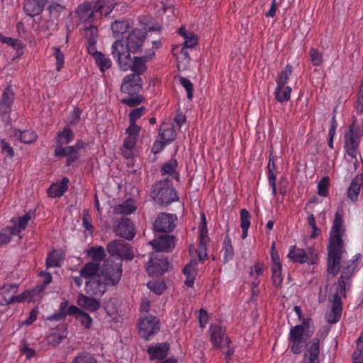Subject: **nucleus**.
<instances>
[{"mask_svg": "<svg viewBox=\"0 0 363 363\" xmlns=\"http://www.w3.org/2000/svg\"><path fill=\"white\" fill-rule=\"evenodd\" d=\"M343 232L342 216L337 211L330 230L328 246V272L333 276H335L340 270V260L345 251L342 240Z\"/></svg>", "mask_w": 363, "mask_h": 363, "instance_id": "1", "label": "nucleus"}, {"mask_svg": "<svg viewBox=\"0 0 363 363\" xmlns=\"http://www.w3.org/2000/svg\"><path fill=\"white\" fill-rule=\"evenodd\" d=\"M310 320H311L309 318H303L301 324L293 326L290 329L288 337L289 347L291 352L295 354H301L305 347H306V351L308 345H311L313 340V338L310 342L306 344V342L310 337L308 332ZM315 338V337H314V339Z\"/></svg>", "mask_w": 363, "mask_h": 363, "instance_id": "2", "label": "nucleus"}, {"mask_svg": "<svg viewBox=\"0 0 363 363\" xmlns=\"http://www.w3.org/2000/svg\"><path fill=\"white\" fill-rule=\"evenodd\" d=\"M150 196L152 199L161 206H168L179 201L176 189L171 184L169 179H165L155 183L152 188Z\"/></svg>", "mask_w": 363, "mask_h": 363, "instance_id": "3", "label": "nucleus"}, {"mask_svg": "<svg viewBox=\"0 0 363 363\" xmlns=\"http://www.w3.org/2000/svg\"><path fill=\"white\" fill-rule=\"evenodd\" d=\"M361 261L362 255L357 254L350 260L343 263L336 293L345 296L346 290L350 286L352 279Z\"/></svg>", "mask_w": 363, "mask_h": 363, "instance_id": "4", "label": "nucleus"}, {"mask_svg": "<svg viewBox=\"0 0 363 363\" xmlns=\"http://www.w3.org/2000/svg\"><path fill=\"white\" fill-rule=\"evenodd\" d=\"M362 133L359 125L352 123L344 135V150L352 159L357 160L359 154L358 147L362 140Z\"/></svg>", "mask_w": 363, "mask_h": 363, "instance_id": "5", "label": "nucleus"}, {"mask_svg": "<svg viewBox=\"0 0 363 363\" xmlns=\"http://www.w3.org/2000/svg\"><path fill=\"white\" fill-rule=\"evenodd\" d=\"M106 250L111 257H117L121 260L130 261L134 257L132 246L121 239L111 241L106 245Z\"/></svg>", "mask_w": 363, "mask_h": 363, "instance_id": "6", "label": "nucleus"}, {"mask_svg": "<svg viewBox=\"0 0 363 363\" xmlns=\"http://www.w3.org/2000/svg\"><path fill=\"white\" fill-rule=\"evenodd\" d=\"M75 13L79 18V25H82L84 33H89L91 28H97L94 25L96 20V11L91 3L84 2L79 4L75 10Z\"/></svg>", "mask_w": 363, "mask_h": 363, "instance_id": "7", "label": "nucleus"}, {"mask_svg": "<svg viewBox=\"0 0 363 363\" xmlns=\"http://www.w3.org/2000/svg\"><path fill=\"white\" fill-rule=\"evenodd\" d=\"M170 267L167 258L160 253H152L146 265L150 276L158 277L167 272Z\"/></svg>", "mask_w": 363, "mask_h": 363, "instance_id": "8", "label": "nucleus"}, {"mask_svg": "<svg viewBox=\"0 0 363 363\" xmlns=\"http://www.w3.org/2000/svg\"><path fill=\"white\" fill-rule=\"evenodd\" d=\"M130 50L125 45L123 40H116L111 46V54L115 60L117 61L120 69L128 71L130 67Z\"/></svg>", "mask_w": 363, "mask_h": 363, "instance_id": "9", "label": "nucleus"}, {"mask_svg": "<svg viewBox=\"0 0 363 363\" xmlns=\"http://www.w3.org/2000/svg\"><path fill=\"white\" fill-rule=\"evenodd\" d=\"M74 134L72 130L68 126H65L62 131H59L55 137L54 145V155L56 157H65L67 155V146L74 140Z\"/></svg>", "mask_w": 363, "mask_h": 363, "instance_id": "10", "label": "nucleus"}, {"mask_svg": "<svg viewBox=\"0 0 363 363\" xmlns=\"http://www.w3.org/2000/svg\"><path fill=\"white\" fill-rule=\"evenodd\" d=\"M138 328L140 336L148 340L160 331V320L156 316L148 315L140 318Z\"/></svg>", "mask_w": 363, "mask_h": 363, "instance_id": "11", "label": "nucleus"}, {"mask_svg": "<svg viewBox=\"0 0 363 363\" xmlns=\"http://www.w3.org/2000/svg\"><path fill=\"white\" fill-rule=\"evenodd\" d=\"M15 94L12 86L9 85L4 90L0 99V116L6 124L11 122L10 114L13 104Z\"/></svg>", "mask_w": 363, "mask_h": 363, "instance_id": "12", "label": "nucleus"}, {"mask_svg": "<svg viewBox=\"0 0 363 363\" xmlns=\"http://www.w3.org/2000/svg\"><path fill=\"white\" fill-rule=\"evenodd\" d=\"M177 218L175 215L160 213L153 223V229L157 233H169L172 232L176 227Z\"/></svg>", "mask_w": 363, "mask_h": 363, "instance_id": "13", "label": "nucleus"}, {"mask_svg": "<svg viewBox=\"0 0 363 363\" xmlns=\"http://www.w3.org/2000/svg\"><path fill=\"white\" fill-rule=\"evenodd\" d=\"M209 333L210 340L216 349L224 348L225 345L231 343L225 328L219 324H211L209 327Z\"/></svg>", "mask_w": 363, "mask_h": 363, "instance_id": "14", "label": "nucleus"}, {"mask_svg": "<svg viewBox=\"0 0 363 363\" xmlns=\"http://www.w3.org/2000/svg\"><path fill=\"white\" fill-rule=\"evenodd\" d=\"M122 272L121 263L106 264L100 276L107 286H116L121 280Z\"/></svg>", "mask_w": 363, "mask_h": 363, "instance_id": "15", "label": "nucleus"}, {"mask_svg": "<svg viewBox=\"0 0 363 363\" xmlns=\"http://www.w3.org/2000/svg\"><path fill=\"white\" fill-rule=\"evenodd\" d=\"M18 284H5L0 288V305L8 306L15 303H22L18 301L20 294L16 295L18 291Z\"/></svg>", "mask_w": 363, "mask_h": 363, "instance_id": "16", "label": "nucleus"}, {"mask_svg": "<svg viewBox=\"0 0 363 363\" xmlns=\"http://www.w3.org/2000/svg\"><path fill=\"white\" fill-rule=\"evenodd\" d=\"M147 37V32L141 29H133L127 36L126 44L131 52H139Z\"/></svg>", "mask_w": 363, "mask_h": 363, "instance_id": "17", "label": "nucleus"}, {"mask_svg": "<svg viewBox=\"0 0 363 363\" xmlns=\"http://www.w3.org/2000/svg\"><path fill=\"white\" fill-rule=\"evenodd\" d=\"M143 87L142 79L138 74H130L123 79L121 86L122 92L132 96L138 93Z\"/></svg>", "mask_w": 363, "mask_h": 363, "instance_id": "18", "label": "nucleus"}, {"mask_svg": "<svg viewBox=\"0 0 363 363\" xmlns=\"http://www.w3.org/2000/svg\"><path fill=\"white\" fill-rule=\"evenodd\" d=\"M155 55V52L152 49H149L142 57H135L133 60L130 57V65L128 70H132L135 74L140 77L147 69L146 62L151 60Z\"/></svg>", "mask_w": 363, "mask_h": 363, "instance_id": "19", "label": "nucleus"}, {"mask_svg": "<svg viewBox=\"0 0 363 363\" xmlns=\"http://www.w3.org/2000/svg\"><path fill=\"white\" fill-rule=\"evenodd\" d=\"M150 243L153 247V249L155 250V253H160V252H169L175 247V237L165 233L164 235H158Z\"/></svg>", "mask_w": 363, "mask_h": 363, "instance_id": "20", "label": "nucleus"}, {"mask_svg": "<svg viewBox=\"0 0 363 363\" xmlns=\"http://www.w3.org/2000/svg\"><path fill=\"white\" fill-rule=\"evenodd\" d=\"M113 230L116 235L128 240L133 239L135 235L134 224L127 218H121L114 225Z\"/></svg>", "mask_w": 363, "mask_h": 363, "instance_id": "21", "label": "nucleus"}, {"mask_svg": "<svg viewBox=\"0 0 363 363\" xmlns=\"http://www.w3.org/2000/svg\"><path fill=\"white\" fill-rule=\"evenodd\" d=\"M101 276L87 280L85 283L86 291L88 294L101 297L106 291L107 286Z\"/></svg>", "mask_w": 363, "mask_h": 363, "instance_id": "22", "label": "nucleus"}, {"mask_svg": "<svg viewBox=\"0 0 363 363\" xmlns=\"http://www.w3.org/2000/svg\"><path fill=\"white\" fill-rule=\"evenodd\" d=\"M342 296L339 293L333 295L331 311L326 314L325 318L328 323L335 324L339 321L342 315Z\"/></svg>", "mask_w": 363, "mask_h": 363, "instance_id": "23", "label": "nucleus"}, {"mask_svg": "<svg viewBox=\"0 0 363 363\" xmlns=\"http://www.w3.org/2000/svg\"><path fill=\"white\" fill-rule=\"evenodd\" d=\"M319 345V338L313 339L304 353L303 363H320L318 359L320 354Z\"/></svg>", "mask_w": 363, "mask_h": 363, "instance_id": "24", "label": "nucleus"}, {"mask_svg": "<svg viewBox=\"0 0 363 363\" xmlns=\"http://www.w3.org/2000/svg\"><path fill=\"white\" fill-rule=\"evenodd\" d=\"M169 350V345L167 342H162L149 346L147 352L151 360L164 359L167 356Z\"/></svg>", "mask_w": 363, "mask_h": 363, "instance_id": "25", "label": "nucleus"}, {"mask_svg": "<svg viewBox=\"0 0 363 363\" xmlns=\"http://www.w3.org/2000/svg\"><path fill=\"white\" fill-rule=\"evenodd\" d=\"M85 147V143L82 140H78L74 145L67 146V155L66 165L71 166L81 156L80 151Z\"/></svg>", "mask_w": 363, "mask_h": 363, "instance_id": "26", "label": "nucleus"}, {"mask_svg": "<svg viewBox=\"0 0 363 363\" xmlns=\"http://www.w3.org/2000/svg\"><path fill=\"white\" fill-rule=\"evenodd\" d=\"M46 2L47 0H26L23 5V10L28 16H37L43 11Z\"/></svg>", "mask_w": 363, "mask_h": 363, "instance_id": "27", "label": "nucleus"}, {"mask_svg": "<svg viewBox=\"0 0 363 363\" xmlns=\"http://www.w3.org/2000/svg\"><path fill=\"white\" fill-rule=\"evenodd\" d=\"M69 179L63 177L60 182L54 183L48 189V195L51 198L61 197L68 189Z\"/></svg>", "mask_w": 363, "mask_h": 363, "instance_id": "28", "label": "nucleus"}, {"mask_svg": "<svg viewBox=\"0 0 363 363\" xmlns=\"http://www.w3.org/2000/svg\"><path fill=\"white\" fill-rule=\"evenodd\" d=\"M100 264L94 262H89L86 263L80 270V275L84 279L90 280L95 278V277L100 276Z\"/></svg>", "mask_w": 363, "mask_h": 363, "instance_id": "29", "label": "nucleus"}, {"mask_svg": "<svg viewBox=\"0 0 363 363\" xmlns=\"http://www.w3.org/2000/svg\"><path fill=\"white\" fill-rule=\"evenodd\" d=\"M77 303L79 306L90 312L96 311L101 306L99 301L96 298L85 296L83 294H80L78 296Z\"/></svg>", "mask_w": 363, "mask_h": 363, "instance_id": "30", "label": "nucleus"}, {"mask_svg": "<svg viewBox=\"0 0 363 363\" xmlns=\"http://www.w3.org/2000/svg\"><path fill=\"white\" fill-rule=\"evenodd\" d=\"M85 38L87 41V51L89 55L94 57L96 56V53H101V52L97 51L96 49V44L98 39V29L97 28H91L89 33H84Z\"/></svg>", "mask_w": 363, "mask_h": 363, "instance_id": "31", "label": "nucleus"}, {"mask_svg": "<svg viewBox=\"0 0 363 363\" xmlns=\"http://www.w3.org/2000/svg\"><path fill=\"white\" fill-rule=\"evenodd\" d=\"M287 257L294 262L304 264L308 261L306 252L303 249L297 248L296 246L291 247Z\"/></svg>", "mask_w": 363, "mask_h": 363, "instance_id": "32", "label": "nucleus"}, {"mask_svg": "<svg viewBox=\"0 0 363 363\" xmlns=\"http://www.w3.org/2000/svg\"><path fill=\"white\" fill-rule=\"evenodd\" d=\"M291 88L286 85H277L274 94L275 99L280 103L287 102L291 99Z\"/></svg>", "mask_w": 363, "mask_h": 363, "instance_id": "33", "label": "nucleus"}, {"mask_svg": "<svg viewBox=\"0 0 363 363\" xmlns=\"http://www.w3.org/2000/svg\"><path fill=\"white\" fill-rule=\"evenodd\" d=\"M136 206L133 199H128L123 203L115 206L113 211L116 214L129 215L135 212Z\"/></svg>", "mask_w": 363, "mask_h": 363, "instance_id": "34", "label": "nucleus"}, {"mask_svg": "<svg viewBox=\"0 0 363 363\" xmlns=\"http://www.w3.org/2000/svg\"><path fill=\"white\" fill-rule=\"evenodd\" d=\"M66 337V333L65 331H61L59 329L52 330L46 337V341L48 345L56 347L60 344L63 339Z\"/></svg>", "mask_w": 363, "mask_h": 363, "instance_id": "35", "label": "nucleus"}, {"mask_svg": "<svg viewBox=\"0 0 363 363\" xmlns=\"http://www.w3.org/2000/svg\"><path fill=\"white\" fill-rule=\"evenodd\" d=\"M14 136L25 144L33 143L38 138L37 134L33 130H30L23 131L16 130L14 131Z\"/></svg>", "mask_w": 363, "mask_h": 363, "instance_id": "36", "label": "nucleus"}, {"mask_svg": "<svg viewBox=\"0 0 363 363\" xmlns=\"http://www.w3.org/2000/svg\"><path fill=\"white\" fill-rule=\"evenodd\" d=\"M86 255L94 262L100 264L106 257L105 249L103 246L91 247L86 251Z\"/></svg>", "mask_w": 363, "mask_h": 363, "instance_id": "37", "label": "nucleus"}, {"mask_svg": "<svg viewBox=\"0 0 363 363\" xmlns=\"http://www.w3.org/2000/svg\"><path fill=\"white\" fill-rule=\"evenodd\" d=\"M178 162L175 159H171L164 163L162 167L161 172L162 175L169 174L172 176L177 181L179 179V173L176 172Z\"/></svg>", "mask_w": 363, "mask_h": 363, "instance_id": "38", "label": "nucleus"}, {"mask_svg": "<svg viewBox=\"0 0 363 363\" xmlns=\"http://www.w3.org/2000/svg\"><path fill=\"white\" fill-rule=\"evenodd\" d=\"M222 252L223 253V257L225 263L233 259L234 257V249L229 235H227L223 240Z\"/></svg>", "mask_w": 363, "mask_h": 363, "instance_id": "39", "label": "nucleus"}, {"mask_svg": "<svg viewBox=\"0 0 363 363\" xmlns=\"http://www.w3.org/2000/svg\"><path fill=\"white\" fill-rule=\"evenodd\" d=\"M183 273L186 277L184 281L185 284L188 287H193L196 275L195 264H193L192 263L187 264L183 269Z\"/></svg>", "mask_w": 363, "mask_h": 363, "instance_id": "40", "label": "nucleus"}, {"mask_svg": "<svg viewBox=\"0 0 363 363\" xmlns=\"http://www.w3.org/2000/svg\"><path fill=\"white\" fill-rule=\"evenodd\" d=\"M18 235L16 226H9L0 233V247L11 242L12 237Z\"/></svg>", "mask_w": 363, "mask_h": 363, "instance_id": "41", "label": "nucleus"}, {"mask_svg": "<svg viewBox=\"0 0 363 363\" xmlns=\"http://www.w3.org/2000/svg\"><path fill=\"white\" fill-rule=\"evenodd\" d=\"M272 279L274 286L280 287L283 282L282 276V265L281 264H272Z\"/></svg>", "mask_w": 363, "mask_h": 363, "instance_id": "42", "label": "nucleus"}, {"mask_svg": "<svg viewBox=\"0 0 363 363\" xmlns=\"http://www.w3.org/2000/svg\"><path fill=\"white\" fill-rule=\"evenodd\" d=\"M40 288L38 285H37L34 289L31 290H26L20 294V297H18V301H21V302H35L36 301V297L40 295L43 291H39Z\"/></svg>", "mask_w": 363, "mask_h": 363, "instance_id": "43", "label": "nucleus"}, {"mask_svg": "<svg viewBox=\"0 0 363 363\" xmlns=\"http://www.w3.org/2000/svg\"><path fill=\"white\" fill-rule=\"evenodd\" d=\"M158 137L160 140L168 145L176 139L177 134L173 128H167L160 129Z\"/></svg>", "mask_w": 363, "mask_h": 363, "instance_id": "44", "label": "nucleus"}, {"mask_svg": "<svg viewBox=\"0 0 363 363\" xmlns=\"http://www.w3.org/2000/svg\"><path fill=\"white\" fill-rule=\"evenodd\" d=\"M361 189V185L355 179L352 180L347 189V198L352 202L355 203L358 200L359 191Z\"/></svg>", "mask_w": 363, "mask_h": 363, "instance_id": "45", "label": "nucleus"}, {"mask_svg": "<svg viewBox=\"0 0 363 363\" xmlns=\"http://www.w3.org/2000/svg\"><path fill=\"white\" fill-rule=\"evenodd\" d=\"M96 13H99L100 16H108L113 10L111 4H108L107 0H98L94 3Z\"/></svg>", "mask_w": 363, "mask_h": 363, "instance_id": "46", "label": "nucleus"}, {"mask_svg": "<svg viewBox=\"0 0 363 363\" xmlns=\"http://www.w3.org/2000/svg\"><path fill=\"white\" fill-rule=\"evenodd\" d=\"M95 62L101 72L111 68L112 62L110 58L106 57L102 52L96 53L94 57Z\"/></svg>", "mask_w": 363, "mask_h": 363, "instance_id": "47", "label": "nucleus"}, {"mask_svg": "<svg viewBox=\"0 0 363 363\" xmlns=\"http://www.w3.org/2000/svg\"><path fill=\"white\" fill-rule=\"evenodd\" d=\"M130 28V25L127 21H115L111 24V30L113 33L117 37L126 33Z\"/></svg>", "mask_w": 363, "mask_h": 363, "instance_id": "48", "label": "nucleus"}, {"mask_svg": "<svg viewBox=\"0 0 363 363\" xmlns=\"http://www.w3.org/2000/svg\"><path fill=\"white\" fill-rule=\"evenodd\" d=\"M292 66L290 65H286L277 77V85H286V84L288 83L289 76L292 74Z\"/></svg>", "mask_w": 363, "mask_h": 363, "instance_id": "49", "label": "nucleus"}, {"mask_svg": "<svg viewBox=\"0 0 363 363\" xmlns=\"http://www.w3.org/2000/svg\"><path fill=\"white\" fill-rule=\"evenodd\" d=\"M61 256L55 250L49 252L47 256L45 265L46 267H60Z\"/></svg>", "mask_w": 363, "mask_h": 363, "instance_id": "50", "label": "nucleus"}, {"mask_svg": "<svg viewBox=\"0 0 363 363\" xmlns=\"http://www.w3.org/2000/svg\"><path fill=\"white\" fill-rule=\"evenodd\" d=\"M330 179L328 177H323L318 183V194L320 196L327 197L329 194Z\"/></svg>", "mask_w": 363, "mask_h": 363, "instance_id": "51", "label": "nucleus"}, {"mask_svg": "<svg viewBox=\"0 0 363 363\" xmlns=\"http://www.w3.org/2000/svg\"><path fill=\"white\" fill-rule=\"evenodd\" d=\"M309 56L313 65L318 67L323 64V55L322 52H320L318 49L311 48L309 50Z\"/></svg>", "mask_w": 363, "mask_h": 363, "instance_id": "52", "label": "nucleus"}, {"mask_svg": "<svg viewBox=\"0 0 363 363\" xmlns=\"http://www.w3.org/2000/svg\"><path fill=\"white\" fill-rule=\"evenodd\" d=\"M53 51V56L56 60V69L60 72L65 64V55L58 47H53L52 48Z\"/></svg>", "mask_w": 363, "mask_h": 363, "instance_id": "53", "label": "nucleus"}, {"mask_svg": "<svg viewBox=\"0 0 363 363\" xmlns=\"http://www.w3.org/2000/svg\"><path fill=\"white\" fill-rule=\"evenodd\" d=\"M72 363H98L94 357L87 352H80L73 359Z\"/></svg>", "mask_w": 363, "mask_h": 363, "instance_id": "54", "label": "nucleus"}, {"mask_svg": "<svg viewBox=\"0 0 363 363\" xmlns=\"http://www.w3.org/2000/svg\"><path fill=\"white\" fill-rule=\"evenodd\" d=\"M147 287L157 295H161L166 289L164 281H152L147 283Z\"/></svg>", "mask_w": 363, "mask_h": 363, "instance_id": "55", "label": "nucleus"}, {"mask_svg": "<svg viewBox=\"0 0 363 363\" xmlns=\"http://www.w3.org/2000/svg\"><path fill=\"white\" fill-rule=\"evenodd\" d=\"M179 83L186 91L188 99H191L193 97V93H194V85L191 83V82L189 79H186L183 77H179Z\"/></svg>", "mask_w": 363, "mask_h": 363, "instance_id": "56", "label": "nucleus"}, {"mask_svg": "<svg viewBox=\"0 0 363 363\" xmlns=\"http://www.w3.org/2000/svg\"><path fill=\"white\" fill-rule=\"evenodd\" d=\"M77 320H78L81 323L82 325L85 329H89L92 325V318L87 313L84 311H82L81 314L79 316H77Z\"/></svg>", "mask_w": 363, "mask_h": 363, "instance_id": "57", "label": "nucleus"}, {"mask_svg": "<svg viewBox=\"0 0 363 363\" xmlns=\"http://www.w3.org/2000/svg\"><path fill=\"white\" fill-rule=\"evenodd\" d=\"M145 110L144 106L132 110L129 113L130 123H136L137 120L145 114Z\"/></svg>", "mask_w": 363, "mask_h": 363, "instance_id": "58", "label": "nucleus"}, {"mask_svg": "<svg viewBox=\"0 0 363 363\" xmlns=\"http://www.w3.org/2000/svg\"><path fill=\"white\" fill-rule=\"evenodd\" d=\"M251 223V216L249 211L242 208L240 211V227L241 228H250Z\"/></svg>", "mask_w": 363, "mask_h": 363, "instance_id": "59", "label": "nucleus"}, {"mask_svg": "<svg viewBox=\"0 0 363 363\" xmlns=\"http://www.w3.org/2000/svg\"><path fill=\"white\" fill-rule=\"evenodd\" d=\"M38 275L43 277V281L42 284H38L40 288L39 291H44L45 287L52 282V277L50 272L41 271Z\"/></svg>", "mask_w": 363, "mask_h": 363, "instance_id": "60", "label": "nucleus"}, {"mask_svg": "<svg viewBox=\"0 0 363 363\" xmlns=\"http://www.w3.org/2000/svg\"><path fill=\"white\" fill-rule=\"evenodd\" d=\"M65 9V6L57 3H52L48 7L50 15L55 18L58 17L60 13Z\"/></svg>", "mask_w": 363, "mask_h": 363, "instance_id": "61", "label": "nucleus"}, {"mask_svg": "<svg viewBox=\"0 0 363 363\" xmlns=\"http://www.w3.org/2000/svg\"><path fill=\"white\" fill-rule=\"evenodd\" d=\"M82 111L79 108H74L68 116V123L72 125L77 124L80 120Z\"/></svg>", "mask_w": 363, "mask_h": 363, "instance_id": "62", "label": "nucleus"}, {"mask_svg": "<svg viewBox=\"0 0 363 363\" xmlns=\"http://www.w3.org/2000/svg\"><path fill=\"white\" fill-rule=\"evenodd\" d=\"M198 43V39L196 35L190 32L188 35L184 38V46L186 48H194Z\"/></svg>", "mask_w": 363, "mask_h": 363, "instance_id": "63", "label": "nucleus"}, {"mask_svg": "<svg viewBox=\"0 0 363 363\" xmlns=\"http://www.w3.org/2000/svg\"><path fill=\"white\" fill-rule=\"evenodd\" d=\"M30 219V216L28 214L23 215L19 217L18 226L16 230H18V235L20 234L23 230H25L28 225V221Z\"/></svg>", "mask_w": 363, "mask_h": 363, "instance_id": "64", "label": "nucleus"}]
</instances>
